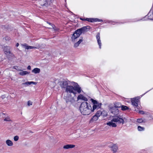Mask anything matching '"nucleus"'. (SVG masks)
<instances>
[{"mask_svg":"<svg viewBox=\"0 0 153 153\" xmlns=\"http://www.w3.org/2000/svg\"><path fill=\"white\" fill-rule=\"evenodd\" d=\"M116 104L117 105V107H118L119 108L121 107L122 105H121L120 103L118 102L116 103Z\"/></svg>","mask_w":153,"mask_h":153,"instance_id":"473e14b6","label":"nucleus"},{"mask_svg":"<svg viewBox=\"0 0 153 153\" xmlns=\"http://www.w3.org/2000/svg\"><path fill=\"white\" fill-rule=\"evenodd\" d=\"M30 73V72H28L27 71H24L19 72V74L23 76L27 74H29Z\"/></svg>","mask_w":153,"mask_h":153,"instance_id":"412c9836","label":"nucleus"},{"mask_svg":"<svg viewBox=\"0 0 153 153\" xmlns=\"http://www.w3.org/2000/svg\"><path fill=\"white\" fill-rule=\"evenodd\" d=\"M117 104H115L114 105V107L115 108H119L118 107H117Z\"/></svg>","mask_w":153,"mask_h":153,"instance_id":"e433bc0d","label":"nucleus"},{"mask_svg":"<svg viewBox=\"0 0 153 153\" xmlns=\"http://www.w3.org/2000/svg\"><path fill=\"white\" fill-rule=\"evenodd\" d=\"M143 122V120L142 119H138L137 120V122L138 123H141Z\"/></svg>","mask_w":153,"mask_h":153,"instance_id":"2f4dec72","label":"nucleus"},{"mask_svg":"<svg viewBox=\"0 0 153 153\" xmlns=\"http://www.w3.org/2000/svg\"><path fill=\"white\" fill-rule=\"evenodd\" d=\"M5 39L6 40H9L10 39V38L7 36L5 37Z\"/></svg>","mask_w":153,"mask_h":153,"instance_id":"f704fd0d","label":"nucleus"},{"mask_svg":"<svg viewBox=\"0 0 153 153\" xmlns=\"http://www.w3.org/2000/svg\"><path fill=\"white\" fill-rule=\"evenodd\" d=\"M36 83H37L36 82H33V81H31V82L27 81L25 83H23L22 84L25 85V86H28L32 84H34V85H36Z\"/></svg>","mask_w":153,"mask_h":153,"instance_id":"2eb2a0df","label":"nucleus"},{"mask_svg":"<svg viewBox=\"0 0 153 153\" xmlns=\"http://www.w3.org/2000/svg\"><path fill=\"white\" fill-rule=\"evenodd\" d=\"M22 46H24L26 49H37L39 48H41V46L39 44H37L35 46H28L27 44H22Z\"/></svg>","mask_w":153,"mask_h":153,"instance_id":"6e6552de","label":"nucleus"},{"mask_svg":"<svg viewBox=\"0 0 153 153\" xmlns=\"http://www.w3.org/2000/svg\"><path fill=\"white\" fill-rule=\"evenodd\" d=\"M4 51L5 54L7 55H10L11 53L10 48L9 46L5 47L4 48Z\"/></svg>","mask_w":153,"mask_h":153,"instance_id":"9d476101","label":"nucleus"},{"mask_svg":"<svg viewBox=\"0 0 153 153\" xmlns=\"http://www.w3.org/2000/svg\"><path fill=\"white\" fill-rule=\"evenodd\" d=\"M15 67H16V68H18V67L17 66H15Z\"/></svg>","mask_w":153,"mask_h":153,"instance_id":"37998d69","label":"nucleus"},{"mask_svg":"<svg viewBox=\"0 0 153 153\" xmlns=\"http://www.w3.org/2000/svg\"><path fill=\"white\" fill-rule=\"evenodd\" d=\"M149 14H149V13H148V15H147V16H149Z\"/></svg>","mask_w":153,"mask_h":153,"instance_id":"a19ab883","label":"nucleus"},{"mask_svg":"<svg viewBox=\"0 0 153 153\" xmlns=\"http://www.w3.org/2000/svg\"><path fill=\"white\" fill-rule=\"evenodd\" d=\"M63 98L67 103L71 104L75 102L74 98V97H72L70 94H67L65 95Z\"/></svg>","mask_w":153,"mask_h":153,"instance_id":"423d86ee","label":"nucleus"},{"mask_svg":"<svg viewBox=\"0 0 153 153\" xmlns=\"http://www.w3.org/2000/svg\"><path fill=\"white\" fill-rule=\"evenodd\" d=\"M48 24L49 25H51L52 27H49V28H53V29H54L55 30H57V28L55 27V25H52L51 23L49 22H47Z\"/></svg>","mask_w":153,"mask_h":153,"instance_id":"5701e85b","label":"nucleus"},{"mask_svg":"<svg viewBox=\"0 0 153 153\" xmlns=\"http://www.w3.org/2000/svg\"><path fill=\"white\" fill-rule=\"evenodd\" d=\"M19 44L18 43H17L16 44V46L17 47L19 46Z\"/></svg>","mask_w":153,"mask_h":153,"instance_id":"58836bf2","label":"nucleus"},{"mask_svg":"<svg viewBox=\"0 0 153 153\" xmlns=\"http://www.w3.org/2000/svg\"><path fill=\"white\" fill-rule=\"evenodd\" d=\"M54 0H46V3H45L44 4H42L41 6H45L46 7H48V6L50 4V3L49 1H50V2H51V3H52Z\"/></svg>","mask_w":153,"mask_h":153,"instance_id":"ddd939ff","label":"nucleus"},{"mask_svg":"<svg viewBox=\"0 0 153 153\" xmlns=\"http://www.w3.org/2000/svg\"><path fill=\"white\" fill-rule=\"evenodd\" d=\"M96 38L97 40L98 44L100 48H101V42L100 40V34L99 33H98L96 36Z\"/></svg>","mask_w":153,"mask_h":153,"instance_id":"f8f14e48","label":"nucleus"},{"mask_svg":"<svg viewBox=\"0 0 153 153\" xmlns=\"http://www.w3.org/2000/svg\"><path fill=\"white\" fill-rule=\"evenodd\" d=\"M111 112L112 114H113V113L114 114V111H111Z\"/></svg>","mask_w":153,"mask_h":153,"instance_id":"ea45409f","label":"nucleus"},{"mask_svg":"<svg viewBox=\"0 0 153 153\" xmlns=\"http://www.w3.org/2000/svg\"><path fill=\"white\" fill-rule=\"evenodd\" d=\"M77 100H82L85 101H87L88 100V99L82 94H80L77 97Z\"/></svg>","mask_w":153,"mask_h":153,"instance_id":"4468645a","label":"nucleus"},{"mask_svg":"<svg viewBox=\"0 0 153 153\" xmlns=\"http://www.w3.org/2000/svg\"><path fill=\"white\" fill-rule=\"evenodd\" d=\"M91 100L93 104L92 109V112H93L95 110L98 109L100 108L101 105V103L97 102V101L94 100L92 99H91Z\"/></svg>","mask_w":153,"mask_h":153,"instance_id":"0eeeda50","label":"nucleus"},{"mask_svg":"<svg viewBox=\"0 0 153 153\" xmlns=\"http://www.w3.org/2000/svg\"><path fill=\"white\" fill-rule=\"evenodd\" d=\"M81 38V39H79L77 42L74 44V47L76 48L79 45V44L82 41L83 38L82 37Z\"/></svg>","mask_w":153,"mask_h":153,"instance_id":"f3484780","label":"nucleus"},{"mask_svg":"<svg viewBox=\"0 0 153 153\" xmlns=\"http://www.w3.org/2000/svg\"><path fill=\"white\" fill-rule=\"evenodd\" d=\"M121 110L122 111H126L129 109V108L126 106L122 105L121 106Z\"/></svg>","mask_w":153,"mask_h":153,"instance_id":"4be33fe9","label":"nucleus"},{"mask_svg":"<svg viewBox=\"0 0 153 153\" xmlns=\"http://www.w3.org/2000/svg\"><path fill=\"white\" fill-rule=\"evenodd\" d=\"M140 98L139 97H134V111L138 112L139 113L143 114H146V112L143 111H140V110L141 108V106L140 105Z\"/></svg>","mask_w":153,"mask_h":153,"instance_id":"20e7f679","label":"nucleus"},{"mask_svg":"<svg viewBox=\"0 0 153 153\" xmlns=\"http://www.w3.org/2000/svg\"><path fill=\"white\" fill-rule=\"evenodd\" d=\"M75 145L72 144H67L63 146V148L65 149H68L70 148H72L75 147Z\"/></svg>","mask_w":153,"mask_h":153,"instance_id":"dca6fc26","label":"nucleus"},{"mask_svg":"<svg viewBox=\"0 0 153 153\" xmlns=\"http://www.w3.org/2000/svg\"><path fill=\"white\" fill-rule=\"evenodd\" d=\"M40 71L39 68H35L32 70V72L34 73L35 74L39 73Z\"/></svg>","mask_w":153,"mask_h":153,"instance_id":"a211bd4d","label":"nucleus"},{"mask_svg":"<svg viewBox=\"0 0 153 153\" xmlns=\"http://www.w3.org/2000/svg\"><path fill=\"white\" fill-rule=\"evenodd\" d=\"M80 19H81V20H84V21H85V19H83V18H81Z\"/></svg>","mask_w":153,"mask_h":153,"instance_id":"4c0bfd02","label":"nucleus"},{"mask_svg":"<svg viewBox=\"0 0 153 153\" xmlns=\"http://www.w3.org/2000/svg\"><path fill=\"white\" fill-rule=\"evenodd\" d=\"M4 121H11L10 118L8 117H6L4 119Z\"/></svg>","mask_w":153,"mask_h":153,"instance_id":"c85d7f7f","label":"nucleus"},{"mask_svg":"<svg viewBox=\"0 0 153 153\" xmlns=\"http://www.w3.org/2000/svg\"><path fill=\"white\" fill-rule=\"evenodd\" d=\"M30 132L32 133V132L31 131H30Z\"/></svg>","mask_w":153,"mask_h":153,"instance_id":"c03bdc74","label":"nucleus"},{"mask_svg":"<svg viewBox=\"0 0 153 153\" xmlns=\"http://www.w3.org/2000/svg\"><path fill=\"white\" fill-rule=\"evenodd\" d=\"M13 139L14 141H17L19 139V137L17 135L16 136L14 137Z\"/></svg>","mask_w":153,"mask_h":153,"instance_id":"c756f323","label":"nucleus"},{"mask_svg":"<svg viewBox=\"0 0 153 153\" xmlns=\"http://www.w3.org/2000/svg\"><path fill=\"white\" fill-rule=\"evenodd\" d=\"M128 102H131L132 105H134V98H131L128 99Z\"/></svg>","mask_w":153,"mask_h":153,"instance_id":"cd10ccee","label":"nucleus"},{"mask_svg":"<svg viewBox=\"0 0 153 153\" xmlns=\"http://www.w3.org/2000/svg\"><path fill=\"white\" fill-rule=\"evenodd\" d=\"M27 69L28 70H30L31 69V66L30 65L28 66L27 67Z\"/></svg>","mask_w":153,"mask_h":153,"instance_id":"c9c22d12","label":"nucleus"},{"mask_svg":"<svg viewBox=\"0 0 153 153\" xmlns=\"http://www.w3.org/2000/svg\"><path fill=\"white\" fill-rule=\"evenodd\" d=\"M2 114L3 115H5V114L4 113H2Z\"/></svg>","mask_w":153,"mask_h":153,"instance_id":"79ce46f5","label":"nucleus"},{"mask_svg":"<svg viewBox=\"0 0 153 153\" xmlns=\"http://www.w3.org/2000/svg\"><path fill=\"white\" fill-rule=\"evenodd\" d=\"M79 109L81 113L84 115H89L92 112L91 105L86 102H84L81 103Z\"/></svg>","mask_w":153,"mask_h":153,"instance_id":"f03ea898","label":"nucleus"},{"mask_svg":"<svg viewBox=\"0 0 153 153\" xmlns=\"http://www.w3.org/2000/svg\"><path fill=\"white\" fill-rule=\"evenodd\" d=\"M112 121L114 122L119 124H123L124 121L122 116L120 115H116L112 116Z\"/></svg>","mask_w":153,"mask_h":153,"instance_id":"39448f33","label":"nucleus"},{"mask_svg":"<svg viewBox=\"0 0 153 153\" xmlns=\"http://www.w3.org/2000/svg\"><path fill=\"white\" fill-rule=\"evenodd\" d=\"M109 147L111 149L113 153L116 152L118 149V147L116 144H113L110 146Z\"/></svg>","mask_w":153,"mask_h":153,"instance_id":"1a4fd4ad","label":"nucleus"},{"mask_svg":"<svg viewBox=\"0 0 153 153\" xmlns=\"http://www.w3.org/2000/svg\"><path fill=\"white\" fill-rule=\"evenodd\" d=\"M101 114H102V113H101V111L99 110L97 111V112L95 115H96V116L99 117L100 116V115H101Z\"/></svg>","mask_w":153,"mask_h":153,"instance_id":"a878e982","label":"nucleus"},{"mask_svg":"<svg viewBox=\"0 0 153 153\" xmlns=\"http://www.w3.org/2000/svg\"><path fill=\"white\" fill-rule=\"evenodd\" d=\"M85 21H88L89 22H94V18H86L85 19Z\"/></svg>","mask_w":153,"mask_h":153,"instance_id":"393cba45","label":"nucleus"},{"mask_svg":"<svg viewBox=\"0 0 153 153\" xmlns=\"http://www.w3.org/2000/svg\"><path fill=\"white\" fill-rule=\"evenodd\" d=\"M89 27V26H87L75 30L71 37L72 41L74 42H76L77 40V38H79L82 33H84L88 31V29Z\"/></svg>","mask_w":153,"mask_h":153,"instance_id":"7ed1b4c3","label":"nucleus"},{"mask_svg":"<svg viewBox=\"0 0 153 153\" xmlns=\"http://www.w3.org/2000/svg\"><path fill=\"white\" fill-rule=\"evenodd\" d=\"M114 121H112V119L111 121H109L106 123V124L109 126L113 127H115L117 126V125L116 123H114Z\"/></svg>","mask_w":153,"mask_h":153,"instance_id":"9b49d317","label":"nucleus"},{"mask_svg":"<svg viewBox=\"0 0 153 153\" xmlns=\"http://www.w3.org/2000/svg\"><path fill=\"white\" fill-rule=\"evenodd\" d=\"M101 113L102 114H101L102 116H103L104 117H106L107 115V111H101Z\"/></svg>","mask_w":153,"mask_h":153,"instance_id":"b1692460","label":"nucleus"},{"mask_svg":"<svg viewBox=\"0 0 153 153\" xmlns=\"http://www.w3.org/2000/svg\"><path fill=\"white\" fill-rule=\"evenodd\" d=\"M98 118L96 115H94L92 117L91 121L92 122L94 121H96L98 120Z\"/></svg>","mask_w":153,"mask_h":153,"instance_id":"aec40b11","label":"nucleus"},{"mask_svg":"<svg viewBox=\"0 0 153 153\" xmlns=\"http://www.w3.org/2000/svg\"><path fill=\"white\" fill-rule=\"evenodd\" d=\"M137 129L139 131H143L144 130L145 128L144 127L139 126L138 127Z\"/></svg>","mask_w":153,"mask_h":153,"instance_id":"bb28decb","label":"nucleus"},{"mask_svg":"<svg viewBox=\"0 0 153 153\" xmlns=\"http://www.w3.org/2000/svg\"><path fill=\"white\" fill-rule=\"evenodd\" d=\"M59 85L62 89H64L67 93H72L75 96L77 94L80 93L82 90L79 85L76 82L71 83L68 80H64L60 81Z\"/></svg>","mask_w":153,"mask_h":153,"instance_id":"f257e3e1","label":"nucleus"},{"mask_svg":"<svg viewBox=\"0 0 153 153\" xmlns=\"http://www.w3.org/2000/svg\"><path fill=\"white\" fill-rule=\"evenodd\" d=\"M94 22H102V19H100L97 18L94 19Z\"/></svg>","mask_w":153,"mask_h":153,"instance_id":"7c9ffc66","label":"nucleus"},{"mask_svg":"<svg viewBox=\"0 0 153 153\" xmlns=\"http://www.w3.org/2000/svg\"><path fill=\"white\" fill-rule=\"evenodd\" d=\"M6 144L9 146H12L13 145V143L12 141L9 140H7L6 141Z\"/></svg>","mask_w":153,"mask_h":153,"instance_id":"6ab92c4d","label":"nucleus"},{"mask_svg":"<svg viewBox=\"0 0 153 153\" xmlns=\"http://www.w3.org/2000/svg\"><path fill=\"white\" fill-rule=\"evenodd\" d=\"M32 105V102L30 101H29L27 102V105L28 106H29L30 105Z\"/></svg>","mask_w":153,"mask_h":153,"instance_id":"72a5a7b5","label":"nucleus"}]
</instances>
